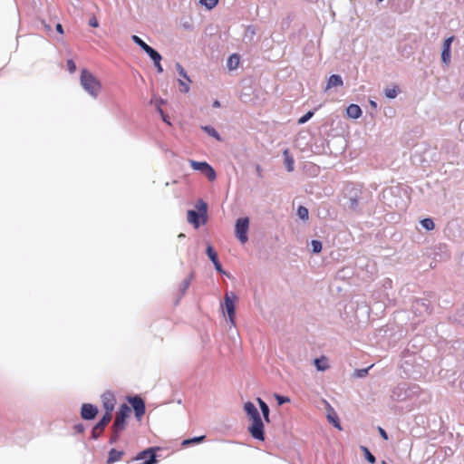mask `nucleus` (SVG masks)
<instances>
[{"label":"nucleus","mask_w":464,"mask_h":464,"mask_svg":"<svg viewBox=\"0 0 464 464\" xmlns=\"http://www.w3.org/2000/svg\"><path fill=\"white\" fill-rule=\"evenodd\" d=\"M244 411L252 420L248 432L255 440H265L264 423L257 408L253 402L246 401L244 404Z\"/></svg>","instance_id":"nucleus-1"},{"label":"nucleus","mask_w":464,"mask_h":464,"mask_svg":"<svg viewBox=\"0 0 464 464\" xmlns=\"http://www.w3.org/2000/svg\"><path fill=\"white\" fill-rule=\"evenodd\" d=\"M196 208L188 210V222L198 228L201 224H205L208 220V204L201 198L196 202Z\"/></svg>","instance_id":"nucleus-2"},{"label":"nucleus","mask_w":464,"mask_h":464,"mask_svg":"<svg viewBox=\"0 0 464 464\" xmlns=\"http://www.w3.org/2000/svg\"><path fill=\"white\" fill-rule=\"evenodd\" d=\"M80 82L84 91L91 96L96 98L102 89L100 81L87 69H82L80 76Z\"/></svg>","instance_id":"nucleus-3"},{"label":"nucleus","mask_w":464,"mask_h":464,"mask_svg":"<svg viewBox=\"0 0 464 464\" xmlns=\"http://www.w3.org/2000/svg\"><path fill=\"white\" fill-rule=\"evenodd\" d=\"M361 195L362 190L359 188L353 185H347L343 192V198L346 200L344 207L351 211H358Z\"/></svg>","instance_id":"nucleus-4"},{"label":"nucleus","mask_w":464,"mask_h":464,"mask_svg":"<svg viewBox=\"0 0 464 464\" xmlns=\"http://www.w3.org/2000/svg\"><path fill=\"white\" fill-rule=\"evenodd\" d=\"M419 390L417 385H408L407 383H400L392 391L391 398L395 401H404Z\"/></svg>","instance_id":"nucleus-5"},{"label":"nucleus","mask_w":464,"mask_h":464,"mask_svg":"<svg viewBox=\"0 0 464 464\" xmlns=\"http://www.w3.org/2000/svg\"><path fill=\"white\" fill-rule=\"evenodd\" d=\"M130 412L131 409L130 406H128L126 403L121 404L115 415L111 428L123 431L126 427V420L129 418Z\"/></svg>","instance_id":"nucleus-6"},{"label":"nucleus","mask_w":464,"mask_h":464,"mask_svg":"<svg viewBox=\"0 0 464 464\" xmlns=\"http://www.w3.org/2000/svg\"><path fill=\"white\" fill-rule=\"evenodd\" d=\"M249 228V218H239L236 221L235 226V235L240 243L245 244L248 240V232Z\"/></svg>","instance_id":"nucleus-7"},{"label":"nucleus","mask_w":464,"mask_h":464,"mask_svg":"<svg viewBox=\"0 0 464 464\" xmlns=\"http://www.w3.org/2000/svg\"><path fill=\"white\" fill-rule=\"evenodd\" d=\"M190 166L194 170L201 172L209 181L217 178L215 169L206 161L190 160Z\"/></svg>","instance_id":"nucleus-8"},{"label":"nucleus","mask_w":464,"mask_h":464,"mask_svg":"<svg viewBox=\"0 0 464 464\" xmlns=\"http://www.w3.org/2000/svg\"><path fill=\"white\" fill-rule=\"evenodd\" d=\"M129 403L131 405L134 411L135 417L138 420L141 419L146 411V405L144 400L139 396H129L127 398Z\"/></svg>","instance_id":"nucleus-9"},{"label":"nucleus","mask_w":464,"mask_h":464,"mask_svg":"<svg viewBox=\"0 0 464 464\" xmlns=\"http://www.w3.org/2000/svg\"><path fill=\"white\" fill-rule=\"evenodd\" d=\"M112 415L103 414L100 420L92 427L91 439L97 440L104 431L107 425L111 422Z\"/></svg>","instance_id":"nucleus-10"},{"label":"nucleus","mask_w":464,"mask_h":464,"mask_svg":"<svg viewBox=\"0 0 464 464\" xmlns=\"http://www.w3.org/2000/svg\"><path fill=\"white\" fill-rule=\"evenodd\" d=\"M237 299V296L235 293H227L224 298L225 309L227 313L229 321L232 324H235V316H236V307L235 301Z\"/></svg>","instance_id":"nucleus-11"},{"label":"nucleus","mask_w":464,"mask_h":464,"mask_svg":"<svg viewBox=\"0 0 464 464\" xmlns=\"http://www.w3.org/2000/svg\"><path fill=\"white\" fill-rule=\"evenodd\" d=\"M206 254H207L208 257L209 258V260L213 263L214 267L217 270V272H218L219 274L225 275L227 277H230V275L223 269L222 265L219 262L218 253L211 245H208L207 249H206Z\"/></svg>","instance_id":"nucleus-12"},{"label":"nucleus","mask_w":464,"mask_h":464,"mask_svg":"<svg viewBox=\"0 0 464 464\" xmlns=\"http://www.w3.org/2000/svg\"><path fill=\"white\" fill-rule=\"evenodd\" d=\"M101 398L102 401V406L105 410L104 414L111 415V412L114 410L116 403V399L113 392H111V391H106L102 394Z\"/></svg>","instance_id":"nucleus-13"},{"label":"nucleus","mask_w":464,"mask_h":464,"mask_svg":"<svg viewBox=\"0 0 464 464\" xmlns=\"http://www.w3.org/2000/svg\"><path fill=\"white\" fill-rule=\"evenodd\" d=\"M99 409L92 403H83L81 407V417L84 420H92L96 418Z\"/></svg>","instance_id":"nucleus-14"},{"label":"nucleus","mask_w":464,"mask_h":464,"mask_svg":"<svg viewBox=\"0 0 464 464\" xmlns=\"http://www.w3.org/2000/svg\"><path fill=\"white\" fill-rule=\"evenodd\" d=\"M454 40V36L451 35L448 38H446L442 44V51H441V62L445 65H449L450 63L451 60V44Z\"/></svg>","instance_id":"nucleus-15"},{"label":"nucleus","mask_w":464,"mask_h":464,"mask_svg":"<svg viewBox=\"0 0 464 464\" xmlns=\"http://www.w3.org/2000/svg\"><path fill=\"white\" fill-rule=\"evenodd\" d=\"M343 85V81L339 74H332L327 81L324 91H328L334 87H339Z\"/></svg>","instance_id":"nucleus-16"},{"label":"nucleus","mask_w":464,"mask_h":464,"mask_svg":"<svg viewBox=\"0 0 464 464\" xmlns=\"http://www.w3.org/2000/svg\"><path fill=\"white\" fill-rule=\"evenodd\" d=\"M194 276V274L193 273H190V275L185 278L182 283L180 284V286H179V295L175 302V304H179V300L181 299V297L186 294L190 283H191V280Z\"/></svg>","instance_id":"nucleus-17"},{"label":"nucleus","mask_w":464,"mask_h":464,"mask_svg":"<svg viewBox=\"0 0 464 464\" xmlns=\"http://www.w3.org/2000/svg\"><path fill=\"white\" fill-rule=\"evenodd\" d=\"M362 109L359 105L352 103L346 109L347 117L351 119H358L362 116Z\"/></svg>","instance_id":"nucleus-18"},{"label":"nucleus","mask_w":464,"mask_h":464,"mask_svg":"<svg viewBox=\"0 0 464 464\" xmlns=\"http://www.w3.org/2000/svg\"><path fill=\"white\" fill-rule=\"evenodd\" d=\"M124 454L125 453L123 450L111 449L108 453V459L106 460V464H113V463L119 461Z\"/></svg>","instance_id":"nucleus-19"},{"label":"nucleus","mask_w":464,"mask_h":464,"mask_svg":"<svg viewBox=\"0 0 464 464\" xmlns=\"http://www.w3.org/2000/svg\"><path fill=\"white\" fill-rule=\"evenodd\" d=\"M159 450V448H153V447H150V448H148L140 452H139L133 459L132 460H141V459H147L150 458V456H157L156 455V450Z\"/></svg>","instance_id":"nucleus-20"},{"label":"nucleus","mask_w":464,"mask_h":464,"mask_svg":"<svg viewBox=\"0 0 464 464\" xmlns=\"http://www.w3.org/2000/svg\"><path fill=\"white\" fill-rule=\"evenodd\" d=\"M285 159V167L288 172L294 171L295 169V160L293 156L290 154L288 149H285L283 152Z\"/></svg>","instance_id":"nucleus-21"},{"label":"nucleus","mask_w":464,"mask_h":464,"mask_svg":"<svg viewBox=\"0 0 464 464\" xmlns=\"http://www.w3.org/2000/svg\"><path fill=\"white\" fill-rule=\"evenodd\" d=\"M327 420L336 429L342 430V426L339 420V418L336 414V412L334 411L333 408H330V411L327 414Z\"/></svg>","instance_id":"nucleus-22"},{"label":"nucleus","mask_w":464,"mask_h":464,"mask_svg":"<svg viewBox=\"0 0 464 464\" xmlns=\"http://www.w3.org/2000/svg\"><path fill=\"white\" fill-rule=\"evenodd\" d=\"M239 60H240V57L238 54L237 53H233L231 54L228 59H227V66L229 70H235L237 68L238 64H239Z\"/></svg>","instance_id":"nucleus-23"},{"label":"nucleus","mask_w":464,"mask_h":464,"mask_svg":"<svg viewBox=\"0 0 464 464\" xmlns=\"http://www.w3.org/2000/svg\"><path fill=\"white\" fill-rule=\"evenodd\" d=\"M201 129L208 134L209 135L210 137H213L214 139H216L218 141H221L222 140V138L221 136L219 135V133L217 131V130L210 126V125H205V126H201Z\"/></svg>","instance_id":"nucleus-24"},{"label":"nucleus","mask_w":464,"mask_h":464,"mask_svg":"<svg viewBox=\"0 0 464 464\" xmlns=\"http://www.w3.org/2000/svg\"><path fill=\"white\" fill-rule=\"evenodd\" d=\"M205 439H206L205 435L197 436V437H193L190 439H186L182 441L181 445L184 447H187V446H189L192 444H198V443L203 442L205 440Z\"/></svg>","instance_id":"nucleus-25"},{"label":"nucleus","mask_w":464,"mask_h":464,"mask_svg":"<svg viewBox=\"0 0 464 464\" xmlns=\"http://www.w3.org/2000/svg\"><path fill=\"white\" fill-rule=\"evenodd\" d=\"M360 450H362V452L364 455L365 459L369 463L374 464L376 462L375 456L369 450V449L366 446H362V445L360 446Z\"/></svg>","instance_id":"nucleus-26"},{"label":"nucleus","mask_w":464,"mask_h":464,"mask_svg":"<svg viewBox=\"0 0 464 464\" xmlns=\"http://www.w3.org/2000/svg\"><path fill=\"white\" fill-rule=\"evenodd\" d=\"M144 52L149 55V57L153 62H158V60H162L161 54L157 50L152 48L151 46H149Z\"/></svg>","instance_id":"nucleus-27"},{"label":"nucleus","mask_w":464,"mask_h":464,"mask_svg":"<svg viewBox=\"0 0 464 464\" xmlns=\"http://www.w3.org/2000/svg\"><path fill=\"white\" fill-rule=\"evenodd\" d=\"M296 214H297L298 218L304 221L307 220L309 218V211H308L307 208H305L304 206L298 207Z\"/></svg>","instance_id":"nucleus-28"},{"label":"nucleus","mask_w":464,"mask_h":464,"mask_svg":"<svg viewBox=\"0 0 464 464\" xmlns=\"http://www.w3.org/2000/svg\"><path fill=\"white\" fill-rule=\"evenodd\" d=\"M372 367V365L367 367V368H362V369H356L353 373V377L354 378H364L368 375V372H369V370Z\"/></svg>","instance_id":"nucleus-29"},{"label":"nucleus","mask_w":464,"mask_h":464,"mask_svg":"<svg viewBox=\"0 0 464 464\" xmlns=\"http://www.w3.org/2000/svg\"><path fill=\"white\" fill-rule=\"evenodd\" d=\"M111 437L109 439V443L110 444H115L119 440L121 433L122 432V430H117V429H114V428H111Z\"/></svg>","instance_id":"nucleus-30"},{"label":"nucleus","mask_w":464,"mask_h":464,"mask_svg":"<svg viewBox=\"0 0 464 464\" xmlns=\"http://www.w3.org/2000/svg\"><path fill=\"white\" fill-rule=\"evenodd\" d=\"M420 225L422 226L423 228H425L428 231L432 230L435 227L433 219L430 218L421 219Z\"/></svg>","instance_id":"nucleus-31"},{"label":"nucleus","mask_w":464,"mask_h":464,"mask_svg":"<svg viewBox=\"0 0 464 464\" xmlns=\"http://www.w3.org/2000/svg\"><path fill=\"white\" fill-rule=\"evenodd\" d=\"M199 4L207 10H211L218 4V0H199Z\"/></svg>","instance_id":"nucleus-32"},{"label":"nucleus","mask_w":464,"mask_h":464,"mask_svg":"<svg viewBox=\"0 0 464 464\" xmlns=\"http://www.w3.org/2000/svg\"><path fill=\"white\" fill-rule=\"evenodd\" d=\"M131 40L140 46L143 51H145L150 45L147 44L138 35L133 34L131 36Z\"/></svg>","instance_id":"nucleus-33"},{"label":"nucleus","mask_w":464,"mask_h":464,"mask_svg":"<svg viewBox=\"0 0 464 464\" xmlns=\"http://www.w3.org/2000/svg\"><path fill=\"white\" fill-rule=\"evenodd\" d=\"M322 242L320 240H317V239H313L311 241V247H312V252L314 254H318L322 251Z\"/></svg>","instance_id":"nucleus-34"},{"label":"nucleus","mask_w":464,"mask_h":464,"mask_svg":"<svg viewBox=\"0 0 464 464\" xmlns=\"http://www.w3.org/2000/svg\"><path fill=\"white\" fill-rule=\"evenodd\" d=\"M176 70H177V72H178V73L179 74L180 77L184 78L188 82H191L190 78L187 74V72L185 71V69L182 67V65L179 63H176Z\"/></svg>","instance_id":"nucleus-35"},{"label":"nucleus","mask_w":464,"mask_h":464,"mask_svg":"<svg viewBox=\"0 0 464 464\" xmlns=\"http://www.w3.org/2000/svg\"><path fill=\"white\" fill-rule=\"evenodd\" d=\"M399 92V89L397 86H394L393 88H387L384 91L385 96L389 99H394Z\"/></svg>","instance_id":"nucleus-36"},{"label":"nucleus","mask_w":464,"mask_h":464,"mask_svg":"<svg viewBox=\"0 0 464 464\" xmlns=\"http://www.w3.org/2000/svg\"><path fill=\"white\" fill-rule=\"evenodd\" d=\"M259 407H260V411L263 414L264 420L266 422H269L270 421V419H269L270 410H269L268 405L266 403V404H261V406H259Z\"/></svg>","instance_id":"nucleus-37"},{"label":"nucleus","mask_w":464,"mask_h":464,"mask_svg":"<svg viewBox=\"0 0 464 464\" xmlns=\"http://www.w3.org/2000/svg\"><path fill=\"white\" fill-rule=\"evenodd\" d=\"M314 114V111H307L305 114H304L302 117H300L298 119V123L299 124H304L305 122H307Z\"/></svg>","instance_id":"nucleus-38"},{"label":"nucleus","mask_w":464,"mask_h":464,"mask_svg":"<svg viewBox=\"0 0 464 464\" xmlns=\"http://www.w3.org/2000/svg\"><path fill=\"white\" fill-rule=\"evenodd\" d=\"M274 396H275L278 405H283V404L290 401V399L287 396L280 395L278 393H275Z\"/></svg>","instance_id":"nucleus-39"},{"label":"nucleus","mask_w":464,"mask_h":464,"mask_svg":"<svg viewBox=\"0 0 464 464\" xmlns=\"http://www.w3.org/2000/svg\"><path fill=\"white\" fill-rule=\"evenodd\" d=\"M157 111L160 114V117L164 122H166L169 125H171L169 116L165 114L161 107H160V104H157Z\"/></svg>","instance_id":"nucleus-40"},{"label":"nucleus","mask_w":464,"mask_h":464,"mask_svg":"<svg viewBox=\"0 0 464 464\" xmlns=\"http://www.w3.org/2000/svg\"><path fill=\"white\" fill-rule=\"evenodd\" d=\"M66 66L70 73H73L76 71V64L72 59L67 60Z\"/></svg>","instance_id":"nucleus-41"},{"label":"nucleus","mask_w":464,"mask_h":464,"mask_svg":"<svg viewBox=\"0 0 464 464\" xmlns=\"http://www.w3.org/2000/svg\"><path fill=\"white\" fill-rule=\"evenodd\" d=\"M73 430L76 433H83L85 427L82 423H77L73 426Z\"/></svg>","instance_id":"nucleus-42"},{"label":"nucleus","mask_w":464,"mask_h":464,"mask_svg":"<svg viewBox=\"0 0 464 464\" xmlns=\"http://www.w3.org/2000/svg\"><path fill=\"white\" fill-rule=\"evenodd\" d=\"M88 24L92 27H98L99 26V23H98V20L97 18L95 17V15H92L90 19H89V22H88Z\"/></svg>","instance_id":"nucleus-43"},{"label":"nucleus","mask_w":464,"mask_h":464,"mask_svg":"<svg viewBox=\"0 0 464 464\" xmlns=\"http://www.w3.org/2000/svg\"><path fill=\"white\" fill-rule=\"evenodd\" d=\"M179 82L180 86L182 87L181 92H185V93L188 92V91H189L188 84L184 82L182 80H179Z\"/></svg>","instance_id":"nucleus-44"},{"label":"nucleus","mask_w":464,"mask_h":464,"mask_svg":"<svg viewBox=\"0 0 464 464\" xmlns=\"http://www.w3.org/2000/svg\"><path fill=\"white\" fill-rule=\"evenodd\" d=\"M314 364L317 368L318 371H324L327 366L326 365H322V363H320V360L319 359H315L314 360Z\"/></svg>","instance_id":"nucleus-45"},{"label":"nucleus","mask_w":464,"mask_h":464,"mask_svg":"<svg viewBox=\"0 0 464 464\" xmlns=\"http://www.w3.org/2000/svg\"><path fill=\"white\" fill-rule=\"evenodd\" d=\"M378 431L383 440H387L389 439L388 434L384 429H382V427H378Z\"/></svg>","instance_id":"nucleus-46"},{"label":"nucleus","mask_w":464,"mask_h":464,"mask_svg":"<svg viewBox=\"0 0 464 464\" xmlns=\"http://www.w3.org/2000/svg\"><path fill=\"white\" fill-rule=\"evenodd\" d=\"M160 61L161 60H158V62H153V63H154V65H155V67L157 69V72H160V73H161L163 72V68H162V66L160 64Z\"/></svg>","instance_id":"nucleus-47"},{"label":"nucleus","mask_w":464,"mask_h":464,"mask_svg":"<svg viewBox=\"0 0 464 464\" xmlns=\"http://www.w3.org/2000/svg\"><path fill=\"white\" fill-rule=\"evenodd\" d=\"M55 29H56V31H57L59 34H64L63 27L62 24H60V23L56 24V25H55Z\"/></svg>","instance_id":"nucleus-48"},{"label":"nucleus","mask_w":464,"mask_h":464,"mask_svg":"<svg viewBox=\"0 0 464 464\" xmlns=\"http://www.w3.org/2000/svg\"><path fill=\"white\" fill-rule=\"evenodd\" d=\"M246 33H249L251 35H254L256 34L255 27L253 25L247 26Z\"/></svg>","instance_id":"nucleus-49"},{"label":"nucleus","mask_w":464,"mask_h":464,"mask_svg":"<svg viewBox=\"0 0 464 464\" xmlns=\"http://www.w3.org/2000/svg\"><path fill=\"white\" fill-rule=\"evenodd\" d=\"M459 387L464 392V374L461 377V380L459 382Z\"/></svg>","instance_id":"nucleus-50"},{"label":"nucleus","mask_w":464,"mask_h":464,"mask_svg":"<svg viewBox=\"0 0 464 464\" xmlns=\"http://www.w3.org/2000/svg\"><path fill=\"white\" fill-rule=\"evenodd\" d=\"M212 106H213L214 108H218V107H220V102H219V101L215 100V101L213 102Z\"/></svg>","instance_id":"nucleus-51"},{"label":"nucleus","mask_w":464,"mask_h":464,"mask_svg":"<svg viewBox=\"0 0 464 464\" xmlns=\"http://www.w3.org/2000/svg\"><path fill=\"white\" fill-rule=\"evenodd\" d=\"M256 401L258 403L259 406H261V404H266V402L265 401H263L261 398L257 397L256 398Z\"/></svg>","instance_id":"nucleus-52"},{"label":"nucleus","mask_w":464,"mask_h":464,"mask_svg":"<svg viewBox=\"0 0 464 464\" xmlns=\"http://www.w3.org/2000/svg\"><path fill=\"white\" fill-rule=\"evenodd\" d=\"M459 95L461 96V98H464V84L461 86L459 90Z\"/></svg>","instance_id":"nucleus-53"},{"label":"nucleus","mask_w":464,"mask_h":464,"mask_svg":"<svg viewBox=\"0 0 464 464\" xmlns=\"http://www.w3.org/2000/svg\"><path fill=\"white\" fill-rule=\"evenodd\" d=\"M163 103H165V101H164V100H162V99H160V100H158V101L156 102V105H157V104H160V107H161V105H162Z\"/></svg>","instance_id":"nucleus-54"},{"label":"nucleus","mask_w":464,"mask_h":464,"mask_svg":"<svg viewBox=\"0 0 464 464\" xmlns=\"http://www.w3.org/2000/svg\"><path fill=\"white\" fill-rule=\"evenodd\" d=\"M394 206H395L396 208H400V209H402V208H404V205H403V206H399V204H398V202H397V201H395V202H394Z\"/></svg>","instance_id":"nucleus-55"},{"label":"nucleus","mask_w":464,"mask_h":464,"mask_svg":"<svg viewBox=\"0 0 464 464\" xmlns=\"http://www.w3.org/2000/svg\"><path fill=\"white\" fill-rule=\"evenodd\" d=\"M42 23H43V24L44 25V27H45L48 31H50V30H51V26H50V25H48V24H46L44 23V21H43Z\"/></svg>","instance_id":"nucleus-56"},{"label":"nucleus","mask_w":464,"mask_h":464,"mask_svg":"<svg viewBox=\"0 0 464 464\" xmlns=\"http://www.w3.org/2000/svg\"><path fill=\"white\" fill-rule=\"evenodd\" d=\"M387 193L391 194V195H394V189L393 188H390Z\"/></svg>","instance_id":"nucleus-57"},{"label":"nucleus","mask_w":464,"mask_h":464,"mask_svg":"<svg viewBox=\"0 0 464 464\" xmlns=\"http://www.w3.org/2000/svg\"><path fill=\"white\" fill-rule=\"evenodd\" d=\"M443 253H444V256H445L446 258H448V257L450 256V255L448 254L447 250H445Z\"/></svg>","instance_id":"nucleus-58"},{"label":"nucleus","mask_w":464,"mask_h":464,"mask_svg":"<svg viewBox=\"0 0 464 464\" xmlns=\"http://www.w3.org/2000/svg\"><path fill=\"white\" fill-rule=\"evenodd\" d=\"M178 237H179V238H183V237H185V235H184V234H182V233H180V234L178 236Z\"/></svg>","instance_id":"nucleus-59"},{"label":"nucleus","mask_w":464,"mask_h":464,"mask_svg":"<svg viewBox=\"0 0 464 464\" xmlns=\"http://www.w3.org/2000/svg\"><path fill=\"white\" fill-rule=\"evenodd\" d=\"M371 104H372V106L376 107V102H375L371 101Z\"/></svg>","instance_id":"nucleus-60"},{"label":"nucleus","mask_w":464,"mask_h":464,"mask_svg":"<svg viewBox=\"0 0 464 464\" xmlns=\"http://www.w3.org/2000/svg\"><path fill=\"white\" fill-rule=\"evenodd\" d=\"M256 170H257V172H260L261 168H260V166H259V165H257V166H256Z\"/></svg>","instance_id":"nucleus-61"},{"label":"nucleus","mask_w":464,"mask_h":464,"mask_svg":"<svg viewBox=\"0 0 464 464\" xmlns=\"http://www.w3.org/2000/svg\"><path fill=\"white\" fill-rule=\"evenodd\" d=\"M441 248H445L446 249V246H440V249H441Z\"/></svg>","instance_id":"nucleus-62"},{"label":"nucleus","mask_w":464,"mask_h":464,"mask_svg":"<svg viewBox=\"0 0 464 464\" xmlns=\"http://www.w3.org/2000/svg\"><path fill=\"white\" fill-rule=\"evenodd\" d=\"M382 464H387L384 460L382 461Z\"/></svg>","instance_id":"nucleus-63"}]
</instances>
